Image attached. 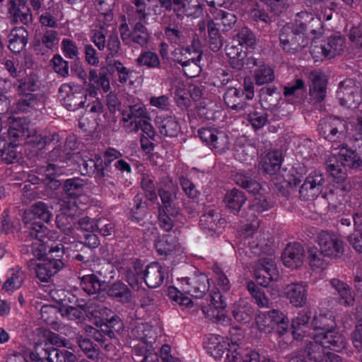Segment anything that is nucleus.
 Segmentation results:
<instances>
[{
	"label": "nucleus",
	"mask_w": 362,
	"mask_h": 362,
	"mask_svg": "<svg viewBox=\"0 0 362 362\" xmlns=\"http://www.w3.org/2000/svg\"><path fill=\"white\" fill-rule=\"evenodd\" d=\"M60 213L57 215L56 224L62 231L59 235L56 231L48 230L42 224H36L31 228L30 235L33 238L31 252L34 257L41 258L46 252L47 247L49 254L57 253L59 257H63L69 250H75L82 247L78 240V228L73 226L74 216L80 214L78 206L66 205V201H59Z\"/></svg>",
	"instance_id": "1"
},
{
	"label": "nucleus",
	"mask_w": 362,
	"mask_h": 362,
	"mask_svg": "<svg viewBox=\"0 0 362 362\" xmlns=\"http://www.w3.org/2000/svg\"><path fill=\"white\" fill-rule=\"evenodd\" d=\"M346 124L339 118L327 117L322 119L319 124L320 134L334 144L332 145L333 152L326 160L327 170L337 184H343L346 179L347 174L344 169L338 165L339 161L345 167L357 168L361 166L362 161L358 155L346 146L341 145V148L337 142L345 136Z\"/></svg>",
	"instance_id": "2"
},
{
	"label": "nucleus",
	"mask_w": 362,
	"mask_h": 362,
	"mask_svg": "<svg viewBox=\"0 0 362 362\" xmlns=\"http://www.w3.org/2000/svg\"><path fill=\"white\" fill-rule=\"evenodd\" d=\"M334 324L332 313L323 310L321 307L313 321V339L318 344V349L332 348L334 351H339L346 347L344 337L335 329H330Z\"/></svg>",
	"instance_id": "3"
},
{
	"label": "nucleus",
	"mask_w": 362,
	"mask_h": 362,
	"mask_svg": "<svg viewBox=\"0 0 362 362\" xmlns=\"http://www.w3.org/2000/svg\"><path fill=\"white\" fill-rule=\"evenodd\" d=\"M102 88L107 93L110 88V81L104 74L98 75L95 69L89 71V83L87 88L88 95H84L80 90H76L73 98H69L68 93L71 92V85L68 83L62 84L59 88V98L64 106L69 110H75L79 107H84L88 97L95 98L98 95L97 90Z\"/></svg>",
	"instance_id": "4"
},
{
	"label": "nucleus",
	"mask_w": 362,
	"mask_h": 362,
	"mask_svg": "<svg viewBox=\"0 0 362 362\" xmlns=\"http://www.w3.org/2000/svg\"><path fill=\"white\" fill-rule=\"evenodd\" d=\"M335 191L334 185H328L321 171L313 170L309 173L302 185L300 195L306 200H312L321 195L327 201L330 208L336 209L344 200V197Z\"/></svg>",
	"instance_id": "5"
},
{
	"label": "nucleus",
	"mask_w": 362,
	"mask_h": 362,
	"mask_svg": "<svg viewBox=\"0 0 362 362\" xmlns=\"http://www.w3.org/2000/svg\"><path fill=\"white\" fill-rule=\"evenodd\" d=\"M181 284L182 291L178 290L175 286H170L168 288V297L184 308H191L193 302L189 296L201 298L209 290V282L208 277L203 274H200L189 278L178 279Z\"/></svg>",
	"instance_id": "6"
},
{
	"label": "nucleus",
	"mask_w": 362,
	"mask_h": 362,
	"mask_svg": "<svg viewBox=\"0 0 362 362\" xmlns=\"http://www.w3.org/2000/svg\"><path fill=\"white\" fill-rule=\"evenodd\" d=\"M23 119L21 118L10 117V127L8 130V142H6L8 146L2 148V159L6 163H11L18 158L17 146L20 141L25 136H28V143L36 145L38 149H41L46 144V140L41 135H35L29 136L27 135V130L23 125Z\"/></svg>",
	"instance_id": "7"
},
{
	"label": "nucleus",
	"mask_w": 362,
	"mask_h": 362,
	"mask_svg": "<svg viewBox=\"0 0 362 362\" xmlns=\"http://www.w3.org/2000/svg\"><path fill=\"white\" fill-rule=\"evenodd\" d=\"M168 272V267L158 262H152L144 273L142 265L138 263L134 265L133 270L127 272V281L134 289H139L144 280L148 287L157 288L162 284Z\"/></svg>",
	"instance_id": "8"
},
{
	"label": "nucleus",
	"mask_w": 362,
	"mask_h": 362,
	"mask_svg": "<svg viewBox=\"0 0 362 362\" xmlns=\"http://www.w3.org/2000/svg\"><path fill=\"white\" fill-rule=\"evenodd\" d=\"M308 283L294 281L286 285H276L273 288V299L285 298L292 306L300 308L306 305L308 300Z\"/></svg>",
	"instance_id": "9"
},
{
	"label": "nucleus",
	"mask_w": 362,
	"mask_h": 362,
	"mask_svg": "<svg viewBox=\"0 0 362 362\" xmlns=\"http://www.w3.org/2000/svg\"><path fill=\"white\" fill-rule=\"evenodd\" d=\"M35 257L41 261H31L30 267L34 270L37 279L43 282H47L64 266L62 257H57V253L49 254L47 247L45 254L41 258Z\"/></svg>",
	"instance_id": "10"
},
{
	"label": "nucleus",
	"mask_w": 362,
	"mask_h": 362,
	"mask_svg": "<svg viewBox=\"0 0 362 362\" xmlns=\"http://www.w3.org/2000/svg\"><path fill=\"white\" fill-rule=\"evenodd\" d=\"M341 104L347 108H356L362 101V89L358 83L348 78L341 81L337 91Z\"/></svg>",
	"instance_id": "11"
},
{
	"label": "nucleus",
	"mask_w": 362,
	"mask_h": 362,
	"mask_svg": "<svg viewBox=\"0 0 362 362\" xmlns=\"http://www.w3.org/2000/svg\"><path fill=\"white\" fill-rule=\"evenodd\" d=\"M287 148L286 142L281 146V149L273 151V184L279 186L280 188L296 187L300 183V180L293 177L291 180L289 174L284 169H281L283 160V152Z\"/></svg>",
	"instance_id": "12"
},
{
	"label": "nucleus",
	"mask_w": 362,
	"mask_h": 362,
	"mask_svg": "<svg viewBox=\"0 0 362 362\" xmlns=\"http://www.w3.org/2000/svg\"><path fill=\"white\" fill-rule=\"evenodd\" d=\"M317 242L320 251L325 257L337 258L344 252V242L337 233L321 231L317 235Z\"/></svg>",
	"instance_id": "13"
},
{
	"label": "nucleus",
	"mask_w": 362,
	"mask_h": 362,
	"mask_svg": "<svg viewBox=\"0 0 362 362\" xmlns=\"http://www.w3.org/2000/svg\"><path fill=\"white\" fill-rule=\"evenodd\" d=\"M162 7L168 11L173 9L180 18L184 16L197 18L202 13V9L199 0H158Z\"/></svg>",
	"instance_id": "14"
},
{
	"label": "nucleus",
	"mask_w": 362,
	"mask_h": 362,
	"mask_svg": "<svg viewBox=\"0 0 362 362\" xmlns=\"http://www.w3.org/2000/svg\"><path fill=\"white\" fill-rule=\"evenodd\" d=\"M158 330H160V327H153L148 323H142L136 327L132 332L136 339L133 340L132 347L135 349L136 353L140 354L144 346L155 344Z\"/></svg>",
	"instance_id": "15"
},
{
	"label": "nucleus",
	"mask_w": 362,
	"mask_h": 362,
	"mask_svg": "<svg viewBox=\"0 0 362 362\" xmlns=\"http://www.w3.org/2000/svg\"><path fill=\"white\" fill-rule=\"evenodd\" d=\"M98 305V304L93 303L86 304V307L62 305L59 308V313L63 317L69 320H74L76 323L82 322L86 317L93 323Z\"/></svg>",
	"instance_id": "16"
},
{
	"label": "nucleus",
	"mask_w": 362,
	"mask_h": 362,
	"mask_svg": "<svg viewBox=\"0 0 362 362\" xmlns=\"http://www.w3.org/2000/svg\"><path fill=\"white\" fill-rule=\"evenodd\" d=\"M200 139L210 148L218 153L225 152L229 148L228 135L216 129L202 128L199 131Z\"/></svg>",
	"instance_id": "17"
},
{
	"label": "nucleus",
	"mask_w": 362,
	"mask_h": 362,
	"mask_svg": "<svg viewBox=\"0 0 362 362\" xmlns=\"http://www.w3.org/2000/svg\"><path fill=\"white\" fill-rule=\"evenodd\" d=\"M308 20L314 21L313 15L308 12L303 11L298 13L297 19L296 20V23H299L298 25L299 27L298 28L289 24L286 25L282 28L279 35V38L284 46V49H286L285 46L287 44H289L291 42L293 45H294L293 42L294 40V35L296 36V39L297 38V36L300 37V34L305 30V22H307Z\"/></svg>",
	"instance_id": "18"
},
{
	"label": "nucleus",
	"mask_w": 362,
	"mask_h": 362,
	"mask_svg": "<svg viewBox=\"0 0 362 362\" xmlns=\"http://www.w3.org/2000/svg\"><path fill=\"white\" fill-rule=\"evenodd\" d=\"M119 33L122 41L126 45L134 42L144 46L148 42L150 37V34L147 29L141 23H136L133 30L129 32L124 16H122V23L119 27Z\"/></svg>",
	"instance_id": "19"
},
{
	"label": "nucleus",
	"mask_w": 362,
	"mask_h": 362,
	"mask_svg": "<svg viewBox=\"0 0 362 362\" xmlns=\"http://www.w3.org/2000/svg\"><path fill=\"white\" fill-rule=\"evenodd\" d=\"M98 310H95V317L93 325L98 327H101L103 332H119L123 329V324L120 319L117 316H112L107 319L110 310L103 306L98 305Z\"/></svg>",
	"instance_id": "20"
},
{
	"label": "nucleus",
	"mask_w": 362,
	"mask_h": 362,
	"mask_svg": "<svg viewBox=\"0 0 362 362\" xmlns=\"http://www.w3.org/2000/svg\"><path fill=\"white\" fill-rule=\"evenodd\" d=\"M211 301L210 308L209 309H203V313L206 317L220 323L228 324L230 322V319L225 312L226 303L223 300V296L220 291L214 292L211 295Z\"/></svg>",
	"instance_id": "21"
},
{
	"label": "nucleus",
	"mask_w": 362,
	"mask_h": 362,
	"mask_svg": "<svg viewBox=\"0 0 362 362\" xmlns=\"http://www.w3.org/2000/svg\"><path fill=\"white\" fill-rule=\"evenodd\" d=\"M52 217V212L48 206L42 202H38L33 204L28 210L24 212L23 221L26 225H30V232L31 228L39 224L35 221L41 220L44 222H49Z\"/></svg>",
	"instance_id": "22"
},
{
	"label": "nucleus",
	"mask_w": 362,
	"mask_h": 362,
	"mask_svg": "<svg viewBox=\"0 0 362 362\" xmlns=\"http://www.w3.org/2000/svg\"><path fill=\"white\" fill-rule=\"evenodd\" d=\"M204 348L215 360H219L226 351H228L229 341L228 338L221 335L209 334L204 339Z\"/></svg>",
	"instance_id": "23"
},
{
	"label": "nucleus",
	"mask_w": 362,
	"mask_h": 362,
	"mask_svg": "<svg viewBox=\"0 0 362 362\" xmlns=\"http://www.w3.org/2000/svg\"><path fill=\"white\" fill-rule=\"evenodd\" d=\"M305 260V250L299 243L288 244L282 253L284 264L290 269L301 267Z\"/></svg>",
	"instance_id": "24"
},
{
	"label": "nucleus",
	"mask_w": 362,
	"mask_h": 362,
	"mask_svg": "<svg viewBox=\"0 0 362 362\" xmlns=\"http://www.w3.org/2000/svg\"><path fill=\"white\" fill-rule=\"evenodd\" d=\"M157 252L160 255L180 256V259L184 253V248L179 244L177 238L170 235L158 238L155 243Z\"/></svg>",
	"instance_id": "25"
},
{
	"label": "nucleus",
	"mask_w": 362,
	"mask_h": 362,
	"mask_svg": "<svg viewBox=\"0 0 362 362\" xmlns=\"http://www.w3.org/2000/svg\"><path fill=\"white\" fill-rule=\"evenodd\" d=\"M310 95L320 102L324 100L327 91V77L320 70H313L309 75Z\"/></svg>",
	"instance_id": "26"
},
{
	"label": "nucleus",
	"mask_w": 362,
	"mask_h": 362,
	"mask_svg": "<svg viewBox=\"0 0 362 362\" xmlns=\"http://www.w3.org/2000/svg\"><path fill=\"white\" fill-rule=\"evenodd\" d=\"M83 181L78 178L66 180L64 183L66 197L61 201H66V205L78 206V197L83 192Z\"/></svg>",
	"instance_id": "27"
},
{
	"label": "nucleus",
	"mask_w": 362,
	"mask_h": 362,
	"mask_svg": "<svg viewBox=\"0 0 362 362\" xmlns=\"http://www.w3.org/2000/svg\"><path fill=\"white\" fill-rule=\"evenodd\" d=\"M26 3L27 0H10L8 11L14 21L23 24H28L32 21V14Z\"/></svg>",
	"instance_id": "28"
},
{
	"label": "nucleus",
	"mask_w": 362,
	"mask_h": 362,
	"mask_svg": "<svg viewBox=\"0 0 362 362\" xmlns=\"http://www.w3.org/2000/svg\"><path fill=\"white\" fill-rule=\"evenodd\" d=\"M107 294L115 301L122 303H130L134 297L128 286L122 281L111 284L107 288Z\"/></svg>",
	"instance_id": "29"
},
{
	"label": "nucleus",
	"mask_w": 362,
	"mask_h": 362,
	"mask_svg": "<svg viewBox=\"0 0 362 362\" xmlns=\"http://www.w3.org/2000/svg\"><path fill=\"white\" fill-rule=\"evenodd\" d=\"M223 222L218 213L209 210L202 216L199 224L203 230L210 235H213L214 233L221 232Z\"/></svg>",
	"instance_id": "30"
},
{
	"label": "nucleus",
	"mask_w": 362,
	"mask_h": 362,
	"mask_svg": "<svg viewBox=\"0 0 362 362\" xmlns=\"http://www.w3.org/2000/svg\"><path fill=\"white\" fill-rule=\"evenodd\" d=\"M310 317L309 310L300 311L292 321L291 329L293 338L300 340L308 334V321Z\"/></svg>",
	"instance_id": "31"
},
{
	"label": "nucleus",
	"mask_w": 362,
	"mask_h": 362,
	"mask_svg": "<svg viewBox=\"0 0 362 362\" xmlns=\"http://www.w3.org/2000/svg\"><path fill=\"white\" fill-rule=\"evenodd\" d=\"M229 349L228 353L226 354L225 362H235L240 356L238 351L239 345L243 339V333L242 330L236 327H232L229 331Z\"/></svg>",
	"instance_id": "32"
},
{
	"label": "nucleus",
	"mask_w": 362,
	"mask_h": 362,
	"mask_svg": "<svg viewBox=\"0 0 362 362\" xmlns=\"http://www.w3.org/2000/svg\"><path fill=\"white\" fill-rule=\"evenodd\" d=\"M177 56L182 57L186 62H200L202 57L200 42L193 39L190 46L182 47L175 51V60Z\"/></svg>",
	"instance_id": "33"
},
{
	"label": "nucleus",
	"mask_w": 362,
	"mask_h": 362,
	"mask_svg": "<svg viewBox=\"0 0 362 362\" xmlns=\"http://www.w3.org/2000/svg\"><path fill=\"white\" fill-rule=\"evenodd\" d=\"M156 124L159 132L165 136H175L180 132V126L177 120L171 116H158L156 119Z\"/></svg>",
	"instance_id": "34"
},
{
	"label": "nucleus",
	"mask_w": 362,
	"mask_h": 362,
	"mask_svg": "<svg viewBox=\"0 0 362 362\" xmlns=\"http://www.w3.org/2000/svg\"><path fill=\"white\" fill-rule=\"evenodd\" d=\"M28 32L23 27L15 28L8 35V48L14 53L21 52L28 42Z\"/></svg>",
	"instance_id": "35"
},
{
	"label": "nucleus",
	"mask_w": 362,
	"mask_h": 362,
	"mask_svg": "<svg viewBox=\"0 0 362 362\" xmlns=\"http://www.w3.org/2000/svg\"><path fill=\"white\" fill-rule=\"evenodd\" d=\"M237 185L241 186L248 190L250 193L255 196V199L259 200L260 202H264L266 201L264 194L263 193V188L259 183L252 180L250 177L243 175L238 174L235 178Z\"/></svg>",
	"instance_id": "36"
},
{
	"label": "nucleus",
	"mask_w": 362,
	"mask_h": 362,
	"mask_svg": "<svg viewBox=\"0 0 362 362\" xmlns=\"http://www.w3.org/2000/svg\"><path fill=\"white\" fill-rule=\"evenodd\" d=\"M246 200L244 193L237 189L228 190L224 197L223 202L231 211L238 212Z\"/></svg>",
	"instance_id": "37"
},
{
	"label": "nucleus",
	"mask_w": 362,
	"mask_h": 362,
	"mask_svg": "<svg viewBox=\"0 0 362 362\" xmlns=\"http://www.w3.org/2000/svg\"><path fill=\"white\" fill-rule=\"evenodd\" d=\"M323 255L316 247H310L308 250V261L313 272L321 273L327 269L328 263L322 257Z\"/></svg>",
	"instance_id": "38"
},
{
	"label": "nucleus",
	"mask_w": 362,
	"mask_h": 362,
	"mask_svg": "<svg viewBox=\"0 0 362 362\" xmlns=\"http://www.w3.org/2000/svg\"><path fill=\"white\" fill-rule=\"evenodd\" d=\"M330 284L340 296V303L341 304L345 306H351L354 305V298L349 286L346 283L337 279H333L330 281Z\"/></svg>",
	"instance_id": "39"
},
{
	"label": "nucleus",
	"mask_w": 362,
	"mask_h": 362,
	"mask_svg": "<svg viewBox=\"0 0 362 362\" xmlns=\"http://www.w3.org/2000/svg\"><path fill=\"white\" fill-rule=\"evenodd\" d=\"M353 219L356 228L348 237V241L356 251L362 253V215L357 213L353 216Z\"/></svg>",
	"instance_id": "40"
},
{
	"label": "nucleus",
	"mask_w": 362,
	"mask_h": 362,
	"mask_svg": "<svg viewBox=\"0 0 362 362\" xmlns=\"http://www.w3.org/2000/svg\"><path fill=\"white\" fill-rule=\"evenodd\" d=\"M305 93L304 82L302 79H296L294 82L290 83L284 88V95L288 100L295 103L303 98Z\"/></svg>",
	"instance_id": "41"
},
{
	"label": "nucleus",
	"mask_w": 362,
	"mask_h": 362,
	"mask_svg": "<svg viewBox=\"0 0 362 362\" xmlns=\"http://www.w3.org/2000/svg\"><path fill=\"white\" fill-rule=\"evenodd\" d=\"M315 350L309 348L308 354L315 361H324L325 362H341V358L333 352L326 351L327 348L318 349V344L314 346ZM332 349V348H329ZM332 350H334L332 349Z\"/></svg>",
	"instance_id": "42"
},
{
	"label": "nucleus",
	"mask_w": 362,
	"mask_h": 362,
	"mask_svg": "<svg viewBox=\"0 0 362 362\" xmlns=\"http://www.w3.org/2000/svg\"><path fill=\"white\" fill-rule=\"evenodd\" d=\"M226 55L230 59V64L235 69H241L243 66V59L245 52L243 51V47L238 45H228L226 47Z\"/></svg>",
	"instance_id": "43"
},
{
	"label": "nucleus",
	"mask_w": 362,
	"mask_h": 362,
	"mask_svg": "<svg viewBox=\"0 0 362 362\" xmlns=\"http://www.w3.org/2000/svg\"><path fill=\"white\" fill-rule=\"evenodd\" d=\"M24 278V273L19 269H11L8 272V279L4 284V289L11 292L18 289L22 286Z\"/></svg>",
	"instance_id": "44"
},
{
	"label": "nucleus",
	"mask_w": 362,
	"mask_h": 362,
	"mask_svg": "<svg viewBox=\"0 0 362 362\" xmlns=\"http://www.w3.org/2000/svg\"><path fill=\"white\" fill-rule=\"evenodd\" d=\"M81 287L88 295L98 293L102 288V281L94 274L84 275L81 278Z\"/></svg>",
	"instance_id": "45"
},
{
	"label": "nucleus",
	"mask_w": 362,
	"mask_h": 362,
	"mask_svg": "<svg viewBox=\"0 0 362 362\" xmlns=\"http://www.w3.org/2000/svg\"><path fill=\"white\" fill-rule=\"evenodd\" d=\"M327 47V58H333L335 56L339 54L344 46V39L341 36H334L328 39L327 42H325Z\"/></svg>",
	"instance_id": "46"
},
{
	"label": "nucleus",
	"mask_w": 362,
	"mask_h": 362,
	"mask_svg": "<svg viewBox=\"0 0 362 362\" xmlns=\"http://www.w3.org/2000/svg\"><path fill=\"white\" fill-rule=\"evenodd\" d=\"M210 13L216 20H221L223 31L230 30L236 23V16L233 13H227L218 8L210 10Z\"/></svg>",
	"instance_id": "47"
},
{
	"label": "nucleus",
	"mask_w": 362,
	"mask_h": 362,
	"mask_svg": "<svg viewBox=\"0 0 362 362\" xmlns=\"http://www.w3.org/2000/svg\"><path fill=\"white\" fill-rule=\"evenodd\" d=\"M140 354L136 353L135 349H133V356L136 362H159V358L155 351L153 345L146 346L143 348Z\"/></svg>",
	"instance_id": "48"
},
{
	"label": "nucleus",
	"mask_w": 362,
	"mask_h": 362,
	"mask_svg": "<svg viewBox=\"0 0 362 362\" xmlns=\"http://www.w3.org/2000/svg\"><path fill=\"white\" fill-rule=\"evenodd\" d=\"M47 185L52 189H57L60 186V182L56 180V175L65 173L63 167H57L54 164H49L45 170Z\"/></svg>",
	"instance_id": "49"
},
{
	"label": "nucleus",
	"mask_w": 362,
	"mask_h": 362,
	"mask_svg": "<svg viewBox=\"0 0 362 362\" xmlns=\"http://www.w3.org/2000/svg\"><path fill=\"white\" fill-rule=\"evenodd\" d=\"M289 320L287 316L279 311L273 310V330L279 334H284L288 330Z\"/></svg>",
	"instance_id": "50"
},
{
	"label": "nucleus",
	"mask_w": 362,
	"mask_h": 362,
	"mask_svg": "<svg viewBox=\"0 0 362 362\" xmlns=\"http://www.w3.org/2000/svg\"><path fill=\"white\" fill-rule=\"evenodd\" d=\"M136 63L139 66H145L148 68H158L160 66L158 54L151 51L141 52L136 59Z\"/></svg>",
	"instance_id": "51"
},
{
	"label": "nucleus",
	"mask_w": 362,
	"mask_h": 362,
	"mask_svg": "<svg viewBox=\"0 0 362 362\" xmlns=\"http://www.w3.org/2000/svg\"><path fill=\"white\" fill-rule=\"evenodd\" d=\"M52 355V349L48 350L42 348L41 344H37L35 346V351L30 354V362H45L46 359L49 362H54Z\"/></svg>",
	"instance_id": "52"
},
{
	"label": "nucleus",
	"mask_w": 362,
	"mask_h": 362,
	"mask_svg": "<svg viewBox=\"0 0 362 362\" xmlns=\"http://www.w3.org/2000/svg\"><path fill=\"white\" fill-rule=\"evenodd\" d=\"M136 6L137 7V13L139 16V18L142 21H146V17L148 15L151 14H158L160 13V9L158 6L152 5L153 8L151 9L150 6L146 8L145 0H132ZM148 3L151 2V0H146Z\"/></svg>",
	"instance_id": "53"
},
{
	"label": "nucleus",
	"mask_w": 362,
	"mask_h": 362,
	"mask_svg": "<svg viewBox=\"0 0 362 362\" xmlns=\"http://www.w3.org/2000/svg\"><path fill=\"white\" fill-rule=\"evenodd\" d=\"M255 279L257 284L263 287H269L272 282V274L270 273V264L267 262V265L261 263L255 272Z\"/></svg>",
	"instance_id": "54"
},
{
	"label": "nucleus",
	"mask_w": 362,
	"mask_h": 362,
	"mask_svg": "<svg viewBox=\"0 0 362 362\" xmlns=\"http://www.w3.org/2000/svg\"><path fill=\"white\" fill-rule=\"evenodd\" d=\"M37 80L35 75L30 74L26 77L18 81L17 88L18 91L23 94H31L37 88Z\"/></svg>",
	"instance_id": "55"
},
{
	"label": "nucleus",
	"mask_w": 362,
	"mask_h": 362,
	"mask_svg": "<svg viewBox=\"0 0 362 362\" xmlns=\"http://www.w3.org/2000/svg\"><path fill=\"white\" fill-rule=\"evenodd\" d=\"M176 62L182 65L184 74L188 77H195L201 72V67L199 64V62H186L180 56L177 57Z\"/></svg>",
	"instance_id": "56"
},
{
	"label": "nucleus",
	"mask_w": 362,
	"mask_h": 362,
	"mask_svg": "<svg viewBox=\"0 0 362 362\" xmlns=\"http://www.w3.org/2000/svg\"><path fill=\"white\" fill-rule=\"evenodd\" d=\"M251 310L249 307L245 306L243 303L235 305L233 314L235 319L241 323H247L251 319Z\"/></svg>",
	"instance_id": "57"
},
{
	"label": "nucleus",
	"mask_w": 362,
	"mask_h": 362,
	"mask_svg": "<svg viewBox=\"0 0 362 362\" xmlns=\"http://www.w3.org/2000/svg\"><path fill=\"white\" fill-rule=\"evenodd\" d=\"M59 312V309L56 307L49 305H45L42 306L40 313L42 319L48 325L53 326V328L56 329L57 315Z\"/></svg>",
	"instance_id": "58"
},
{
	"label": "nucleus",
	"mask_w": 362,
	"mask_h": 362,
	"mask_svg": "<svg viewBox=\"0 0 362 362\" xmlns=\"http://www.w3.org/2000/svg\"><path fill=\"white\" fill-rule=\"evenodd\" d=\"M123 119L126 122L131 119L133 117L139 118L140 119H148V113L143 105H134L129 106V113L127 115L124 112L122 113Z\"/></svg>",
	"instance_id": "59"
},
{
	"label": "nucleus",
	"mask_w": 362,
	"mask_h": 362,
	"mask_svg": "<svg viewBox=\"0 0 362 362\" xmlns=\"http://www.w3.org/2000/svg\"><path fill=\"white\" fill-rule=\"evenodd\" d=\"M168 211L165 209H160L158 215V221L160 226L166 231L172 229L174 226V222L176 217L178 216H171L170 212Z\"/></svg>",
	"instance_id": "60"
},
{
	"label": "nucleus",
	"mask_w": 362,
	"mask_h": 362,
	"mask_svg": "<svg viewBox=\"0 0 362 362\" xmlns=\"http://www.w3.org/2000/svg\"><path fill=\"white\" fill-rule=\"evenodd\" d=\"M243 93L236 88H229L224 95V100L226 105L233 109H237L238 102Z\"/></svg>",
	"instance_id": "61"
},
{
	"label": "nucleus",
	"mask_w": 362,
	"mask_h": 362,
	"mask_svg": "<svg viewBox=\"0 0 362 362\" xmlns=\"http://www.w3.org/2000/svg\"><path fill=\"white\" fill-rule=\"evenodd\" d=\"M40 100L33 94L23 95V98L17 103L16 109L19 112H25L30 107L39 106Z\"/></svg>",
	"instance_id": "62"
},
{
	"label": "nucleus",
	"mask_w": 362,
	"mask_h": 362,
	"mask_svg": "<svg viewBox=\"0 0 362 362\" xmlns=\"http://www.w3.org/2000/svg\"><path fill=\"white\" fill-rule=\"evenodd\" d=\"M75 228H78L79 230L77 232L80 234V239L81 238V235L82 233H83V231H97V228H99L98 220L90 219L88 217H84L81 219V221L78 223V226H76Z\"/></svg>",
	"instance_id": "63"
},
{
	"label": "nucleus",
	"mask_w": 362,
	"mask_h": 362,
	"mask_svg": "<svg viewBox=\"0 0 362 362\" xmlns=\"http://www.w3.org/2000/svg\"><path fill=\"white\" fill-rule=\"evenodd\" d=\"M236 38L239 45L242 47L243 45L252 47L255 43V35L247 28H241L237 34Z\"/></svg>",
	"instance_id": "64"
}]
</instances>
